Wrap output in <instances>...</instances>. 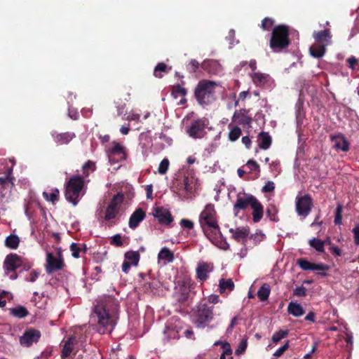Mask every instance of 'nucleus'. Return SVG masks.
Here are the masks:
<instances>
[{
    "label": "nucleus",
    "mask_w": 359,
    "mask_h": 359,
    "mask_svg": "<svg viewBox=\"0 0 359 359\" xmlns=\"http://www.w3.org/2000/svg\"><path fill=\"white\" fill-rule=\"evenodd\" d=\"M118 309V299L110 295H104L97 301L93 314L97 318V330L100 334L112 332L116 325Z\"/></svg>",
    "instance_id": "obj_1"
},
{
    "label": "nucleus",
    "mask_w": 359,
    "mask_h": 359,
    "mask_svg": "<svg viewBox=\"0 0 359 359\" xmlns=\"http://www.w3.org/2000/svg\"><path fill=\"white\" fill-rule=\"evenodd\" d=\"M199 224L204 234L211 241L217 238V236L221 234L217 214L215 205L212 203L207 204L201 212Z\"/></svg>",
    "instance_id": "obj_2"
},
{
    "label": "nucleus",
    "mask_w": 359,
    "mask_h": 359,
    "mask_svg": "<svg viewBox=\"0 0 359 359\" xmlns=\"http://www.w3.org/2000/svg\"><path fill=\"white\" fill-rule=\"evenodd\" d=\"M289 27L285 25L275 26L271 34L269 46L275 53L287 48L290 44Z\"/></svg>",
    "instance_id": "obj_3"
},
{
    "label": "nucleus",
    "mask_w": 359,
    "mask_h": 359,
    "mask_svg": "<svg viewBox=\"0 0 359 359\" xmlns=\"http://www.w3.org/2000/svg\"><path fill=\"white\" fill-rule=\"evenodd\" d=\"M216 82L209 80H201L198 82L194 91V95L201 105H208L215 99Z\"/></svg>",
    "instance_id": "obj_4"
},
{
    "label": "nucleus",
    "mask_w": 359,
    "mask_h": 359,
    "mask_svg": "<svg viewBox=\"0 0 359 359\" xmlns=\"http://www.w3.org/2000/svg\"><path fill=\"white\" fill-rule=\"evenodd\" d=\"M84 180L80 175H74L69 178L65 185V196L67 201L76 205L83 195Z\"/></svg>",
    "instance_id": "obj_5"
},
{
    "label": "nucleus",
    "mask_w": 359,
    "mask_h": 359,
    "mask_svg": "<svg viewBox=\"0 0 359 359\" xmlns=\"http://www.w3.org/2000/svg\"><path fill=\"white\" fill-rule=\"evenodd\" d=\"M215 307L206 303H200L193 310L195 316L194 323L197 327L205 328L214 319L215 315L219 316L220 312H215Z\"/></svg>",
    "instance_id": "obj_6"
},
{
    "label": "nucleus",
    "mask_w": 359,
    "mask_h": 359,
    "mask_svg": "<svg viewBox=\"0 0 359 359\" xmlns=\"http://www.w3.org/2000/svg\"><path fill=\"white\" fill-rule=\"evenodd\" d=\"M208 124L209 121L205 118L194 120L187 126L186 133L193 139H201L206 134L205 128Z\"/></svg>",
    "instance_id": "obj_7"
},
{
    "label": "nucleus",
    "mask_w": 359,
    "mask_h": 359,
    "mask_svg": "<svg viewBox=\"0 0 359 359\" xmlns=\"http://www.w3.org/2000/svg\"><path fill=\"white\" fill-rule=\"evenodd\" d=\"M313 206V198L310 194L297 196L295 201L296 212L299 216L306 217Z\"/></svg>",
    "instance_id": "obj_8"
},
{
    "label": "nucleus",
    "mask_w": 359,
    "mask_h": 359,
    "mask_svg": "<svg viewBox=\"0 0 359 359\" xmlns=\"http://www.w3.org/2000/svg\"><path fill=\"white\" fill-rule=\"evenodd\" d=\"M255 198L256 197L252 194H238L233 207L234 215L238 216L241 210H245L249 206L251 207Z\"/></svg>",
    "instance_id": "obj_9"
},
{
    "label": "nucleus",
    "mask_w": 359,
    "mask_h": 359,
    "mask_svg": "<svg viewBox=\"0 0 359 359\" xmlns=\"http://www.w3.org/2000/svg\"><path fill=\"white\" fill-rule=\"evenodd\" d=\"M58 258L55 257L52 253L48 252L46 255V266L47 273L50 274L54 271H60L65 266L63 258L62 257V252L60 249L57 251Z\"/></svg>",
    "instance_id": "obj_10"
},
{
    "label": "nucleus",
    "mask_w": 359,
    "mask_h": 359,
    "mask_svg": "<svg viewBox=\"0 0 359 359\" xmlns=\"http://www.w3.org/2000/svg\"><path fill=\"white\" fill-rule=\"evenodd\" d=\"M41 337L40 331L30 328L27 330L22 336L20 338V344L27 347L32 345L33 343H36Z\"/></svg>",
    "instance_id": "obj_11"
},
{
    "label": "nucleus",
    "mask_w": 359,
    "mask_h": 359,
    "mask_svg": "<svg viewBox=\"0 0 359 359\" xmlns=\"http://www.w3.org/2000/svg\"><path fill=\"white\" fill-rule=\"evenodd\" d=\"M108 157L111 163H116L119 161L125 160L126 154L124 147L119 142L114 143V147L109 151Z\"/></svg>",
    "instance_id": "obj_12"
},
{
    "label": "nucleus",
    "mask_w": 359,
    "mask_h": 359,
    "mask_svg": "<svg viewBox=\"0 0 359 359\" xmlns=\"http://www.w3.org/2000/svg\"><path fill=\"white\" fill-rule=\"evenodd\" d=\"M20 263H22V257L15 253H11L5 258L4 268L6 273L14 272L17 269L20 268Z\"/></svg>",
    "instance_id": "obj_13"
},
{
    "label": "nucleus",
    "mask_w": 359,
    "mask_h": 359,
    "mask_svg": "<svg viewBox=\"0 0 359 359\" xmlns=\"http://www.w3.org/2000/svg\"><path fill=\"white\" fill-rule=\"evenodd\" d=\"M153 215L158 219L160 224L170 225L173 222V217L170 211L163 207H156L154 208Z\"/></svg>",
    "instance_id": "obj_14"
},
{
    "label": "nucleus",
    "mask_w": 359,
    "mask_h": 359,
    "mask_svg": "<svg viewBox=\"0 0 359 359\" xmlns=\"http://www.w3.org/2000/svg\"><path fill=\"white\" fill-rule=\"evenodd\" d=\"M191 294V286L182 285L176 292V299L182 306H189Z\"/></svg>",
    "instance_id": "obj_15"
},
{
    "label": "nucleus",
    "mask_w": 359,
    "mask_h": 359,
    "mask_svg": "<svg viewBox=\"0 0 359 359\" xmlns=\"http://www.w3.org/2000/svg\"><path fill=\"white\" fill-rule=\"evenodd\" d=\"M51 136L57 145H65L69 144L76 137V134L69 131L63 133L53 131L51 133Z\"/></svg>",
    "instance_id": "obj_16"
},
{
    "label": "nucleus",
    "mask_w": 359,
    "mask_h": 359,
    "mask_svg": "<svg viewBox=\"0 0 359 359\" xmlns=\"http://www.w3.org/2000/svg\"><path fill=\"white\" fill-rule=\"evenodd\" d=\"M212 264L205 262H199L196 269V278L201 282L203 283L208 278L209 273L212 271Z\"/></svg>",
    "instance_id": "obj_17"
},
{
    "label": "nucleus",
    "mask_w": 359,
    "mask_h": 359,
    "mask_svg": "<svg viewBox=\"0 0 359 359\" xmlns=\"http://www.w3.org/2000/svg\"><path fill=\"white\" fill-rule=\"evenodd\" d=\"M298 266L304 271H327L330 269V266L325 264H314L309 262L305 259H299L297 262Z\"/></svg>",
    "instance_id": "obj_18"
},
{
    "label": "nucleus",
    "mask_w": 359,
    "mask_h": 359,
    "mask_svg": "<svg viewBox=\"0 0 359 359\" xmlns=\"http://www.w3.org/2000/svg\"><path fill=\"white\" fill-rule=\"evenodd\" d=\"M330 139L332 142H335L334 147L337 149L343 151H348L349 150V142L343 134L331 135Z\"/></svg>",
    "instance_id": "obj_19"
},
{
    "label": "nucleus",
    "mask_w": 359,
    "mask_h": 359,
    "mask_svg": "<svg viewBox=\"0 0 359 359\" xmlns=\"http://www.w3.org/2000/svg\"><path fill=\"white\" fill-rule=\"evenodd\" d=\"M145 212L142 208L136 209L129 219L128 225L132 229L137 228L140 223L145 218Z\"/></svg>",
    "instance_id": "obj_20"
},
{
    "label": "nucleus",
    "mask_w": 359,
    "mask_h": 359,
    "mask_svg": "<svg viewBox=\"0 0 359 359\" xmlns=\"http://www.w3.org/2000/svg\"><path fill=\"white\" fill-rule=\"evenodd\" d=\"M250 208H252V221L255 223H258L263 217L264 206L256 198Z\"/></svg>",
    "instance_id": "obj_21"
},
{
    "label": "nucleus",
    "mask_w": 359,
    "mask_h": 359,
    "mask_svg": "<svg viewBox=\"0 0 359 359\" xmlns=\"http://www.w3.org/2000/svg\"><path fill=\"white\" fill-rule=\"evenodd\" d=\"M77 343L76 337L74 335H72L68 337L67 341H65V344L63 345L61 358L62 359H66L67 357L70 355L72 352L74 350V345Z\"/></svg>",
    "instance_id": "obj_22"
},
{
    "label": "nucleus",
    "mask_w": 359,
    "mask_h": 359,
    "mask_svg": "<svg viewBox=\"0 0 359 359\" xmlns=\"http://www.w3.org/2000/svg\"><path fill=\"white\" fill-rule=\"evenodd\" d=\"M313 37L316 43L321 44L327 43V45H329L331 42L332 35L330 29H326L319 32H314Z\"/></svg>",
    "instance_id": "obj_23"
},
{
    "label": "nucleus",
    "mask_w": 359,
    "mask_h": 359,
    "mask_svg": "<svg viewBox=\"0 0 359 359\" xmlns=\"http://www.w3.org/2000/svg\"><path fill=\"white\" fill-rule=\"evenodd\" d=\"M232 121L236 123L238 125L248 126L250 127L252 118L250 116H246L242 113L241 111H236L232 117Z\"/></svg>",
    "instance_id": "obj_24"
},
{
    "label": "nucleus",
    "mask_w": 359,
    "mask_h": 359,
    "mask_svg": "<svg viewBox=\"0 0 359 359\" xmlns=\"http://www.w3.org/2000/svg\"><path fill=\"white\" fill-rule=\"evenodd\" d=\"M253 83L257 86L264 87L267 85L270 81V76L269 74L255 72L251 75Z\"/></svg>",
    "instance_id": "obj_25"
},
{
    "label": "nucleus",
    "mask_w": 359,
    "mask_h": 359,
    "mask_svg": "<svg viewBox=\"0 0 359 359\" xmlns=\"http://www.w3.org/2000/svg\"><path fill=\"white\" fill-rule=\"evenodd\" d=\"M327 46V43L325 44L316 43L310 47L309 53L312 57L315 58H320L325 55Z\"/></svg>",
    "instance_id": "obj_26"
},
{
    "label": "nucleus",
    "mask_w": 359,
    "mask_h": 359,
    "mask_svg": "<svg viewBox=\"0 0 359 359\" xmlns=\"http://www.w3.org/2000/svg\"><path fill=\"white\" fill-rule=\"evenodd\" d=\"M259 147L262 149H268L272 142L271 137L269 133L262 131L257 137Z\"/></svg>",
    "instance_id": "obj_27"
},
{
    "label": "nucleus",
    "mask_w": 359,
    "mask_h": 359,
    "mask_svg": "<svg viewBox=\"0 0 359 359\" xmlns=\"http://www.w3.org/2000/svg\"><path fill=\"white\" fill-rule=\"evenodd\" d=\"M197 180L193 176L184 177L183 186L184 190L189 194H193L197 188Z\"/></svg>",
    "instance_id": "obj_28"
},
{
    "label": "nucleus",
    "mask_w": 359,
    "mask_h": 359,
    "mask_svg": "<svg viewBox=\"0 0 359 359\" xmlns=\"http://www.w3.org/2000/svg\"><path fill=\"white\" fill-rule=\"evenodd\" d=\"M287 312L294 317H300L304 314L305 311L300 304L291 302L288 304Z\"/></svg>",
    "instance_id": "obj_29"
},
{
    "label": "nucleus",
    "mask_w": 359,
    "mask_h": 359,
    "mask_svg": "<svg viewBox=\"0 0 359 359\" xmlns=\"http://www.w3.org/2000/svg\"><path fill=\"white\" fill-rule=\"evenodd\" d=\"M221 344L222 348V353L220 355L219 359H233L232 357V349L231 348V345L229 342H222L217 341L215 343V345Z\"/></svg>",
    "instance_id": "obj_30"
},
{
    "label": "nucleus",
    "mask_w": 359,
    "mask_h": 359,
    "mask_svg": "<svg viewBox=\"0 0 359 359\" xmlns=\"http://www.w3.org/2000/svg\"><path fill=\"white\" fill-rule=\"evenodd\" d=\"M228 128L229 129V140L231 142L236 141L241 135V129L238 126H234L232 123L228 125Z\"/></svg>",
    "instance_id": "obj_31"
},
{
    "label": "nucleus",
    "mask_w": 359,
    "mask_h": 359,
    "mask_svg": "<svg viewBox=\"0 0 359 359\" xmlns=\"http://www.w3.org/2000/svg\"><path fill=\"white\" fill-rule=\"evenodd\" d=\"M229 231L232 233L233 238L238 242L241 239L246 238L249 234V229L248 228H237L235 230L230 229Z\"/></svg>",
    "instance_id": "obj_32"
},
{
    "label": "nucleus",
    "mask_w": 359,
    "mask_h": 359,
    "mask_svg": "<svg viewBox=\"0 0 359 359\" xmlns=\"http://www.w3.org/2000/svg\"><path fill=\"white\" fill-rule=\"evenodd\" d=\"M271 288L268 283H264L257 291V297L261 302L268 300L270 295Z\"/></svg>",
    "instance_id": "obj_33"
},
{
    "label": "nucleus",
    "mask_w": 359,
    "mask_h": 359,
    "mask_svg": "<svg viewBox=\"0 0 359 359\" xmlns=\"http://www.w3.org/2000/svg\"><path fill=\"white\" fill-rule=\"evenodd\" d=\"M219 292L220 294L224 293L226 290L232 291L234 289V283L231 278L224 279L221 278L219 281Z\"/></svg>",
    "instance_id": "obj_34"
},
{
    "label": "nucleus",
    "mask_w": 359,
    "mask_h": 359,
    "mask_svg": "<svg viewBox=\"0 0 359 359\" xmlns=\"http://www.w3.org/2000/svg\"><path fill=\"white\" fill-rule=\"evenodd\" d=\"M124 200V196L122 193L118 192V194H115L110 202L109 203L108 205L112 206L113 208L120 210L121 205Z\"/></svg>",
    "instance_id": "obj_35"
},
{
    "label": "nucleus",
    "mask_w": 359,
    "mask_h": 359,
    "mask_svg": "<svg viewBox=\"0 0 359 359\" xmlns=\"http://www.w3.org/2000/svg\"><path fill=\"white\" fill-rule=\"evenodd\" d=\"M20 243V238L15 234H11L5 240V245L11 249H17Z\"/></svg>",
    "instance_id": "obj_36"
},
{
    "label": "nucleus",
    "mask_w": 359,
    "mask_h": 359,
    "mask_svg": "<svg viewBox=\"0 0 359 359\" xmlns=\"http://www.w3.org/2000/svg\"><path fill=\"white\" fill-rule=\"evenodd\" d=\"M10 313L18 318H23L28 316L29 311L22 306H18L15 308L11 309Z\"/></svg>",
    "instance_id": "obj_37"
},
{
    "label": "nucleus",
    "mask_w": 359,
    "mask_h": 359,
    "mask_svg": "<svg viewBox=\"0 0 359 359\" xmlns=\"http://www.w3.org/2000/svg\"><path fill=\"white\" fill-rule=\"evenodd\" d=\"M125 260L131 262L133 266H137L139 263L140 255L137 251H128L125 253Z\"/></svg>",
    "instance_id": "obj_38"
},
{
    "label": "nucleus",
    "mask_w": 359,
    "mask_h": 359,
    "mask_svg": "<svg viewBox=\"0 0 359 359\" xmlns=\"http://www.w3.org/2000/svg\"><path fill=\"white\" fill-rule=\"evenodd\" d=\"M201 67L208 71L210 73H215L213 69L215 71L219 68V64L217 61L213 60H206L201 64Z\"/></svg>",
    "instance_id": "obj_39"
},
{
    "label": "nucleus",
    "mask_w": 359,
    "mask_h": 359,
    "mask_svg": "<svg viewBox=\"0 0 359 359\" xmlns=\"http://www.w3.org/2000/svg\"><path fill=\"white\" fill-rule=\"evenodd\" d=\"M171 69V67H168L165 63L160 62L154 68V75L156 78H162V72L168 73Z\"/></svg>",
    "instance_id": "obj_40"
},
{
    "label": "nucleus",
    "mask_w": 359,
    "mask_h": 359,
    "mask_svg": "<svg viewBox=\"0 0 359 359\" xmlns=\"http://www.w3.org/2000/svg\"><path fill=\"white\" fill-rule=\"evenodd\" d=\"M311 247L313 248L318 252H324L325 251V242L323 241L313 238L309 240V242Z\"/></svg>",
    "instance_id": "obj_41"
},
{
    "label": "nucleus",
    "mask_w": 359,
    "mask_h": 359,
    "mask_svg": "<svg viewBox=\"0 0 359 359\" xmlns=\"http://www.w3.org/2000/svg\"><path fill=\"white\" fill-rule=\"evenodd\" d=\"M118 210L113 208L112 206L107 205L105 215H104V220L111 221V219H116L119 213Z\"/></svg>",
    "instance_id": "obj_42"
},
{
    "label": "nucleus",
    "mask_w": 359,
    "mask_h": 359,
    "mask_svg": "<svg viewBox=\"0 0 359 359\" xmlns=\"http://www.w3.org/2000/svg\"><path fill=\"white\" fill-rule=\"evenodd\" d=\"M60 191L57 189H55L52 190V192L48 194L46 191L43 192V198L48 201L55 203L59 200Z\"/></svg>",
    "instance_id": "obj_43"
},
{
    "label": "nucleus",
    "mask_w": 359,
    "mask_h": 359,
    "mask_svg": "<svg viewBox=\"0 0 359 359\" xmlns=\"http://www.w3.org/2000/svg\"><path fill=\"white\" fill-rule=\"evenodd\" d=\"M95 164L93 161L88 160L82 166L83 179L88 177L90 172H93L95 170Z\"/></svg>",
    "instance_id": "obj_44"
},
{
    "label": "nucleus",
    "mask_w": 359,
    "mask_h": 359,
    "mask_svg": "<svg viewBox=\"0 0 359 359\" xmlns=\"http://www.w3.org/2000/svg\"><path fill=\"white\" fill-rule=\"evenodd\" d=\"M158 257L159 259H165L169 262H172L174 260L173 253L167 248L161 249L158 253Z\"/></svg>",
    "instance_id": "obj_45"
},
{
    "label": "nucleus",
    "mask_w": 359,
    "mask_h": 359,
    "mask_svg": "<svg viewBox=\"0 0 359 359\" xmlns=\"http://www.w3.org/2000/svg\"><path fill=\"white\" fill-rule=\"evenodd\" d=\"M182 84H177L172 86V94L177 97L178 95L185 96L187 93V90L185 88L182 86L184 82L182 81Z\"/></svg>",
    "instance_id": "obj_46"
},
{
    "label": "nucleus",
    "mask_w": 359,
    "mask_h": 359,
    "mask_svg": "<svg viewBox=\"0 0 359 359\" xmlns=\"http://www.w3.org/2000/svg\"><path fill=\"white\" fill-rule=\"evenodd\" d=\"M277 212H278V210H277L276 206L273 205H270L266 208V216L269 218V219L271 221H273V222L278 221V218L277 217Z\"/></svg>",
    "instance_id": "obj_47"
},
{
    "label": "nucleus",
    "mask_w": 359,
    "mask_h": 359,
    "mask_svg": "<svg viewBox=\"0 0 359 359\" xmlns=\"http://www.w3.org/2000/svg\"><path fill=\"white\" fill-rule=\"evenodd\" d=\"M70 250L72 252V255L73 257L76 259L79 258L80 253L82 252L81 244L72 243L70 245Z\"/></svg>",
    "instance_id": "obj_48"
},
{
    "label": "nucleus",
    "mask_w": 359,
    "mask_h": 359,
    "mask_svg": "<svg viewBox=\"0 0 359 359\" xmlns=\"http://www.w3.org/2000/svg\"><path fill=\"white\" fill-rule=\"evenodd\" d=\"M288 335V331L287 330H280L278 332H276L273 336H272V341L274 343H278L282 339H284Z\"/></svg>",
    "instance_id": "obj_49"
},
{
    "label": "nucleus",
    "mask_w": 359,
    "mask_h": 359,
    "mask_svg": "<svg viewBox=\"0 0 359 359\" xmlns=\"http://www.w3.org/2000/svg\"><path fill=\"white\" fill-rule=\"evenodd\" d=\"M274 22L275 21L273 18L266 17L262 20L261 27L264 30L269 31L273 26Z\"/></svg>",
    "instance_id": "obj_50"
},
{
    "label": "nucleus",
    "mask_w": 359,
    "mask_h": 359,
    "mask_svg": "<svg viewBox=\"0 0 359 359\" xmlns=\"http://www.w3.org/2000/svg\"><path fill=\"white\" fill-rule=\"evenodd\" d=\"M12 171V168L8 169L6 176L0 177V185L4 186L8 182H11L13 184V180L14 178L11 176Z\"/></svg>",
    "instance_id": "obj_51"
},
{
    "label": "nucleus",
    "mask_w": 359,
    "mask_h": 359,
    "mask_svg": "<svg viewBox=\"0 0 359 359\" xmlns=\"http://www.w3.org/2000/svg\"><path fill=\"white\" fill-rule=\"evenodd\" d=\"M169 161L168 158H163L158 166V172L161 175L165 174L168 170L169 168Z\"/></svg>",
    "instance_id": "obj_52"
},
{
    "label": "nucleus",
    "mask_w": 359,
    "mask_h": 359,
    "mask_svg": "<svg viewBox=\"0 0 359 359\" xmlns=\"http://www.w3.org/2000/svg\"><path fill=\"white\" fill-rule=\"evenodd\" d=\"M342 206L339 205L337 207L334 222L336 225H339L342 222Z\"/></svg>",
    "instance_id": "obj_53"
},
{
    "label": "nucleus",
    "mask_w": 359,
    "mask_h": 359,
    "mask_svg": "<svg viewBox=\"0 0 359 359\" xmlns=\"http://www.w3.org/2000/svg\"><path fill=\"white\" fill-rule=\"evenodd\" d=\"M110 244L116 247H121L123 242L121 240V236L120 234H116L111 238Z\"/></svg>",
    "instance_id": "obj_54"
},
{
    "label": "nucleus",
    "mask_w": 359,
    "mask_h": 359,
    "mask_svg": "<svg viewBox=\"0 0 359 359\" xmlns=\"http://www.w3.org/2000/svg\"><path fill=\"white\" fill-rule=\"evenodd\" d=\"M32 266L33 263L32 262H29L27 259L22 257V263H20L21 271H27L32 267Z\"/></svg>",
    "instance_id": "obj_55"
},
{
    "label": "nucleus",
    "mask_w": 359,
    "mask_h": 359,
    "mask_svg": "<svg viewBox=\"0 0 359 359\" xmlns=\"http://www.w3.org/2000/svg\"><path fill=\"white\" fill-rule=\"evenodd\" d=\"M248 342L247 339H242V341L240 342L237 349L236 350L235 353L236 355H241L243 353L247 348Z\"/></svg>",
    "instance_id": "obj_56"
},
{
    "label": "nucleus",
    "mask_w": 359,
    "mask_h": 359,
    "mask_svg": "<svg viewBox=\"0 0 359 359\" xmlns=\"http://www.w3.org/2000/svg\"><path fill=\"white\" fill-rule=\"evenodd\" d=\"M199 67V63L197 60L193 59L187 65V69L191 73H194Z\"/></svg>",
    "instance_id": "obj_57"
},
{
    "label": "nucleus",
    "mask_w": 359,
    "mask_h": 359,
    "mask_svg": "<svg viewBox=\"0 0 359 359\" xmlns=\"http://www.w3.org/2000/svg\"><path fill=\"white\" fill-rule=\"evenodd\" d=\"M275 189L274 183L272 181H268L266 184L262 187V191L263 193H270Z\"/></svg>",
    "instance_id": "obj_58"
},
{
    "label": "nucleus",
    "mask_w": 359,
    "mask_h": 359,
    "mask_svg": "<svg viewBox=\"0 0 359 359\" xmlns=\"http://www.w3.org/2000/svg\"><path fill=\"white\" fill-rule=\"evenodd\" d=\"M293 294L297 297H305L306 295V289L304 286L298 287L294 290Z\"/></svg>",
    "instance_id": "obj_59"
},
{
    "label": "nucleus",
    "mask_w": 359,
    "mask_h": 359,
    "mask_svg": "<svg viewBox=\"0 0 359 359\" xmlns=\"http://www.w3.org/2000/svg\"><path fill=\"white\" fill-rule=\"evenodd\" d=\"M246 165L249 168L250 171L257 170L259 172L260 171L259 164L252 159L249 160L247 162Z\"/></svg>",
    "instance_id": "obj_60"
},
{
    "label": "nucleus",
    "mask_w": 359,
    "mask_h": 359,
    "mask_svg": "<svg viewBox=\"0 0 359 359\" xmlns=\"http://www.w3.org/2000/svg\"><path fill=\"white\" fill-rule=\"evenodd\" d=\"M180 225L185 229H192L194 226V224L191 220L187 219H182L180 221Z\"/></svg>",
    "instance_id": "obj_61"
},
{
    "label": "nucleus",
    "mask_w": 359,
    "mask_h": 359,
    "mask_svg": "<svg viewBox=\"0 0 359 359\" xmlns=\"http://www.w3.org/2000/svg\"><path fill=\"white\" fill-rule=\"evenodd\" d=\"M289 348V341H287L286 343L280 347L274 353L273 355L276 357H280L283 354V353L287 350Z\"/></svg>",
    "instance_id": "obj_62"
},
{
    "label": "nucleus",
    "mask_w": 359,
    "mask_h": 359,
    "mask_svg": "<svg viewBox=\"0 0 359 359\" xmlns=\"http://www.w3.org/2000/svg\"><path fill=\"white\" fill-rule=\"evenodd\" d=\"M353 233L354 243L356 245H359V223L356 224L352 230Z\"/></svg>",
    "instance_id": "obj_63"
},
{
    "label": "nucleus",
    "mask_w": 359,
    "mask_h": 359,
    "mask_svg": "<svg viewBox=\"0 0 359 359\" xmlns=\"http://www.w3.org/2000/svg\"><path fill=\"white\" fill-rule=\"evenodd\" d=\"M348 67L352 69H355V66L358 65V60L355 57L352 56L347 59Z\"/></svg>",
    "instance_id": "obj_64"
}]
</instances>
